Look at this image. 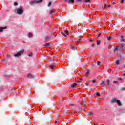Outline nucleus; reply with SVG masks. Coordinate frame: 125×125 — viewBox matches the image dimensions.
I'll list each match as a JSON object with an SVG mask.
<instances>
[{"label": "nucleus", "mask_w": 125, "mask_h": 125, "mask_svg": "<svg viewBox=\"0 0 125 125\" xmlns=\"http://www.w3.org/2000/svg\"><path fill=\"white\" fill-rule=\"evenodd\" d=\"M85 85H87V86L89 85V83H85Z\"/></svg>", "instance_id": "nucleus-43"}, {"label": "nucleus", "mask_w": 125, "mask_h": 125, "mask_svg": "<svg viewBox=\"0 0 125 125\" xmlns=\"http://www.w3.org/2000/svg\"><path fill=\"white\" fill-rule=\"evenodd\" d=\"M50 68L51 69H54V66H53V65H50Z\"/></svg>", "instance_id": "nucleus-31"}, {"label": "nucleus", "mask_w": 125, "mask_h": 125, "mask_svg": "<svg viewBox=\"0 0 125 125\" xmlns=\"http://www.w3.org/2000/svg\"><path fill=\"white\" fill-rule=\"evenodd\" d=\"M27 78H28L29 79H34V78H35V76L32 74H28L27 75Z\"/></svg>", "instance_id": "nucleus-6"}, {"label": "nucleus", "mask_w": 125, "mask_h": 125, "mask_svg": "<svg viewBox=\"0 0 125 125\" xmlns=\"http://www.w3.org/2000/svg\"><path fill=\"white\" fill-rule=\"evenodd\" d=\"M28 56H29L30 57H31V56H33V53H30V54L28 55Z\"/></svg>", "instance_id": "nucleus-35"}, {"label": "nucleus", "mask_w": 125, "mask_h": 125, "mask_svg": "<svg viewBox=\"0 0 125 125\" xmlns=\"http://www.w3.org/2000/svg\"><path fill=\"white\" fill-rule=\"evenodd\" d=\"M61 34L62 35V36H64V37H67V36H66V35H65L64 33L62 32Z\"/></svg>", "instance_id": "nucleus-29"}, {"label": "nucleus", "mask_w": 125, "mask_h": 125, "mask_svg": "<svg viewBox=\"0 0 125 125\" xmlns=\"http://www.w3.org/2000/svg\"><path fill=\"white\" fill-rule=\"evenodd\" d=\"M5 61V58L2 60V62Z\"/></svg>", "instance_id": "nucleus-45"}, {"label": "nucleus", "mask_w": 125, "mask_h": 125, "mask_svg": "<svg viewBox=\"0 0 125 125\" xmlns=\"http://www.w3.org/2000/svg\"><path fill=\"white\" fill-rule=\"evenodd\" d=\"M79 38H83V36H79Z\"/></svg>", "instance_id": "nucleus-51"}, {"label": "nucleus", "mask_w": 125, "mask_h": 125, "mask_svg": "<svg viewBox=\"0 0 125 125\" xmlns=\"http://www.w3.org/2000/svg\"><path fill=\"white\" fill-rule=\"evenodd\" d=\"M52 61L53 62V60H52Z\"/></svg>", "instance_id": "nucleus-55"}, {"label": "nucleus", "mask_w": 125, "mask_h": 125, "mask_svg": "<svg viewBox=\"0 0 125 125\" xmlns=\"http://www.w3.org/2000/svg\"><path fill=\"white\" fill-rule=\"evenodd\" d=\"M38 3H41V1H32L29 2V4L32 6Z\"/></svg>", "instance_id": "nucleus-4"}, {"label": "nucleus", "mask_w": 125, "mask_h": 125, "mask_svg": "<svg viewBox=\"0 0 125 125\" xmlns=\"http://www.w3.org/2000/svg\"><path fill=\"white\" fill-rule=\"evenodd\" d=\"M89 115H93L92 112H89Z\"/></svg>", "instance_id": "nucleus-48"}, {"label": "nucleus", "mask_w": 125, "mask_h": 125, "mask_svg": "<svg viewBox=\"0 0 125 125\" xmlns=\"http://www.w3.org/2000/svg\"><path fill=\"white\" fill-rule=\"evenodd\" d=\"M50 14L51 15H54V12L52 10H50Z\"/></svg>", "instance_id": "nucleus-17"}, {"label": "nucleus", "mask_w": 125, "mask_h": 125, "mask_svg": "<svg viewBox=\"0 0 125 125\" xmlns=\"http://www.w3.org/2000/svg\"><path fill=\"white\" fill-rule=\"evenodd\" d=\"M121 89H122V90H125V87L122 88Z\"/></svg>", "instance_id": "nucleus-47"}, {"label": "nucleus", "mask_w": 125, "mask_h": 125, "mask_svg": "<svg viewBox=\"0 0 125 125\" xmlns=\"http://www.w3.org/2000/svg\"><path fill=\"white\" fill-rule=\"evenodd\" d=\"M48 40H49V37L48 36H46L45 38V41H48Z\"/></svg>", "instance_id": "nucleus-25"}, {"label": "nucleus", "mask_w": 125, "mask_h": 125, "mask_svg": "<svg viewBox=\"0 0 125 125\" xmlns=\"http://www.w3.org/2000/svg\"><path fill=\"white\" fill-rule=\"evenodd\" d=\"M117 101H118V99L116 98H113L111 100V103H117Z\"/></svg>", "instance_id": "nucleus-8"}, {"label": "nucleus", "mask_w": 125, "mask_h": 125, "mask_svg": "<svg viewBox=\"0 0 125 125\" xmlns=\"http://www.w3.org/2000/svg\"><path fill=\"white\" fill-rule=\"evenodd\" d=\"M91 83H96V80H91Z\"/></svg>", "instance_id": "nucleus-20"}, {"label": "nucleus", "mask_w": 125, "mask_h": 125, "mask_svg": "<svg viewBox=\"0 0 125 125\" xmlns=\"http://www.w3.org/2000/svg\"><path fill=\"white\" fill-rule=\"evenodd\" d=\"M123 49L124 47L119 44L116 48H114V51H117L118 50H119V51H123Z\"/></svg>", "instance_id": "nucleus-3"}, {"label": "nucleus", "mask_w": 125, "mask_h": 125, "mask_svg": "<svg viewBox=\"0 0 125 125\" xmlns=\"http://www.w3.org/2000/svg\"><path fill=\"white\" fill-rule=\"evenodd\" d=\"M123 67H124V68H125V65H124Z\"/></svg>", "instance_id": "nucleus-53"}, {"label": "nucleus", "mask_w": 125, "mask_h": 125, "mask_svg": "<svg viewBox=\"0 0 125 125\" xmlns=\"http://www.w3.org/2000/svg\"><path fill=\"white\" fill-rule=\"evenodd\" d=\"M48 7H50V6H51V2H50L48 4Z\"/></svg>", "instance_id": "nucleus-27"}, {"label": "nucleus", "mask_w": 125, "mask_h": 125, "mask_svg": "<svg viewBox=\"0 0 125 125\" xmlns=\"http://www.w3.org/2000/svg\"><path fill=\"white\" fill-rule=\"evenodd\" d=\"M70 48L72 50H76L77 49V46H76V45L74 44H73L72 45L70 46Z\"/></svg>", "instance_id": "nucleus-5"}, {"label": "nucleus", "mask_w": 125, "mask_h": 125, "mask_svg": "<svg viewBox=\"0 0 125 125\" xmlns=\"http://www.w3.org/2000/svg\"><path fill=\"white\" fill-rule=\"evenodd\" d=\"M118 80L119 81H122V80H123V79H122V78H118Z\"/></svg>", "instance_id": "nucleus-39"}, {"label": "nucleus", "mask_w": 125, "mask_h": 125, "mask_svg": "<svg viewBox=\"0 0 125 125\" xmlns=\"http://www.w3.org/2000/svg\"><path fill=\"white\" fill-rule=\"evenodd\" d=\"M86 104V103L85 102V101H83V106H84V105H85Z\"/></svg>", "instance_id": "nucleus-26"}, {"label": "nucleus", "mask_w": 125, "mask_h": 125, "mask_svg": "<svg viewBox=\"0 0 125 125\" xmlns=\"http://www.w3.org/2000/svg\"><path fill=\"white\" fill-rule=\"evenodd\" d=\"M64 33H65V34H66V35H68V30H65L64 31Z\"/></svg>", "instance_id": "nucleus-34"}, {"label": "nucleus", "mask_w": 125, "mask_h": 125, "mask_svg": "<svg viewBox=\"0 0 125 125\" xmlns=\"http://www.w3.org/2000/svg\"><path fill=\"white\" fill-rule=\"evenodd\" d=\"M49 46H50V43H47L44 45L45 47H49Z\"/></svg>", "instance_id": "nucleus-13"}, {"label": "nucleus", "mask_w": 125, "mask_h": 125, "mask_svg": "<svg viewBox=\"0 0 125 125\" xmlns=\"http://www.w3.org/2000/svg\"><path fill=\"white\" fill-rule=\"evenodd\" d=\"M7 27H0V33H1L3 30L6 29Z\"/></svg>", "instance_id": "nucleus-11"}, {"label": "nucleus", "mask_w": 125, "mask_h": 125, "mask_svg": "<svg viewBox=\"0 0 125 125\" xmlns=\"http://www.w3.org/2000/svg\"><path fill=\"white\" fill-rule=\"evenodd\" d=\"M24 52L25 50H22L21 51L18 52L16 54H14L13 55V56H14V57H19V56H21V55L24 54Z\"/></svg>", "instance_id": "nucleus-2"}, {"label": "nucleus", "mask_w": 125, "mask_h": 125, "mask_svg": "<svg viewBox=\"0 0 125 125\" xmlns=\"http://www.w3.org/2000/svg\"><path fill=\"white\" fill-rule=\"evenodd\" d=\"M78 2H82L83 1V0H76Z\"/></svg>", "instance_id": "nucleus-37"}, {"label": "nucleus", "mask_w": 125, "mask_h": 125, "mask_svg": "<svg viewBox=\"0 0 125 125\" xmlns=\"http://www.w3.org/2000/svg\"><path fill=\"white\" fill-rule=\"evenodd\" d=\"M16 13L19 15H21V14H23V13H24V8L23 7L20 6L19 8H17Z\"/></svg>", "instance_id": "nucleus-1"}, {"label": "nucleus", "mask_w": 125, "mask_h": 125, "mask_svg": "<svg viewBox=\"0 0 125 125\" xmlns=\"http://www.w3.org/2000/svg\"><path fill=\"white\" fill-rule=\"evenodd\" d=\"M107 85H110V80L108 79L106 81Z\"/></svg>", "instance_id": "nucleus-19"}, {"label": "nucleus", "mask_w": 125, "mask_h": 125, "mask_svg": "<svg viewBox=\"0 0 125 125\" xmlns=\"http://www.w3.org/2000/svg\"><path fill=\"white\" fill-rule=\"evenodd\" d=\"M121 42H125V39L124 38L123 36H121Z\"/></svg>", "instance_id": "nucleus-15"}, {"label": "nucleus", "mask_w": 125, "mask_h": 125, "mask_svg": "<svg viewBox=\"0 0 125 125\" xmlns=\"http://www.w3.org/2000/svg\"><path fill=\"white\" fill-rule=\"evenodd\" d=\"M116 65H119L120 64V61H119V60H116Z\"/></svg>", "instance_id": "nucleus-18"}, {"label": "nucleus", "mask_w": 125, "mask_h": 125, "mask_svg": "<svg viewBox=\"0 0 125 125\" xmlns=\"http://www.w3.org/2000/svg\"><path fill=\"white\" fill-rule=\"evenodd\" d=\"M104 7L105 8H109V7H111V5H107V4H104Z\"/></svg>", "instance_id": "nucleus-12"}, {"label": "nucleus", "mask_w": 125, "mask_h": 125, "mask_svg": "<svg viewBox=\"0 0 125 125\" xmlns=\"http://www.w3.org/2000/svg\"><path fill=\"white\" fill-rule=\"evenodd\" d=\"M38 1H41V2H42V0H38Z\"/></svg>", "instance_id": "nucleus-49"}, {"label": "nucleus", "mask_w": 125, "mask_h": 125, "mask_svg": "<svg viewBox=\"0 0 125 125\" xmlns=\"http://www.w3.org/2000/svg\"><path fill=\"white\" fill-rule=\"evenodd\" d=\"M97 45H100V41H98L97 42Z\"/></svg>", "instance_id": "nucleus-24"}, {"label": "nucleus", "mask_w": 125, "mask_h": 125, "mask_svg": "<svg viewBox=\"0 0 125 125\" xmlns=\"http://www.w3.org/2000/svg\"><path fill=\"white\" fill-rule=\"evenodd\" d=\"M124 73H125V70H124V72H123Z\"/></svg>", "instance_id": "nucleus-54"}, {"label": "nucleus", "mask_w": 125, "mask_h": 125, "mask_svg": "<svg viewBox=\"0 0 125 125\" xmlns=\"http://www.w3.org/2000/svg\"><path fill=\"white\" fill-rule=\"evenodd\" d=\"M14 5H15V6H17V5H18V3L15 2L14 3Z\"/></svg>", "instance_id": "nucleus-33"}, {"label": "nucleus", "mask_w": 125, "mask_h": 125, "mask_svg": "<svg viewBox=\"0 0 125 125\" xmlns=\"http://www.w3.org/2000/svg\"><path fill=\"white\" fill-rule=\"evenodd\" d=\"M85 2H87V3H88V2H90V0H85Z\"/></svg>", "instance_id": "nucleus-32"}, {"label": "nucleus", "mask_w": 125, "mask_h": 125, "mask_svg": "<svg viewBox=\"0 0 125 125\" xmlns=\"http://www.w3.org/2000/svg\"><path fill=\"white\" fill-rule=\"evenodd\" d=\"M80 82H81V81H76V83H80Z\"/></svg>", "instance_id": "nucleus-50"}, {"label": "nucleus", "mask_w": 125, "mask_h": 125, "mask_svg": "<svg viewBox=\"0 0 125 125\" xmlns=\"http://www.w3.org/2000/svg\"><path fill=\"white\" fill-rule=\"evenodd\" d=\"M76 85H77V83H73V84L71 85V87H75V86H76Z\"/></svg>", "instance_id": "nucleus-21"}, {"label": "nucleus", "mask_w": 125, "mask_h": 125, "mask_svg": "<svg viewBox=\"0 0 125 125\" xmlns=\"http://www.w3.org/2000/svg\"><path fill=\"white\" fill-rule=\"evenodd\" d=\"M27 36L28 37V38H32L33 37V34L31 33H29L27 35Z\"/></svg>", "instance_id": "nucleus-14"}, {"label": "nucleus", "mask_w": 125, "mask_h": 125, "mask_svg": "<svg viewBox=\"0 0 125 125\" xmlns=\"http://www.w3.org/2000/svg\"><path fill=\"white\" fill-rule=\"evenodd\" d=\"M112 39V37L109 36V37H107V41H110V40H111Z\"/></svg>", "instance_id": "nucleus-22"}, {"label": "nucleus", "mask_w": 125, "mask_h": 125, "mask_svg": "<svg viewBox=\"0 0 125 125\" xmlns=\"http://www.w3.org/2000/svg\"><path fill=\"white\" fill-rule=\"evenodd\" d=\"M80 41H81V39H78V41H77V42H78V44H80Z\"/></svg>", "instance_id": "nucleus-38"}, {"label": "nucleus", "mask_w": 125, "mask_h": 125, "mask_svg": "<svg viewBox=\"0 0 125 125\" xmlns=\"http://www.w3.org/2000/svg\"><path fill=\"white\" fill-rule=\"evenodd\" d=\"M100 61H98L97 62V64L98 65V66H99V65H100Z\"/></svg>", "instance_id": "nucleus-30"}, {"label": "nucleus", "mask_w": 125, "mask_h": 125, "mask_svg": "<svg viewBox=\"0 0 125 125\" xmlns=\"http://www.w3.org/2000/svg\"><path fill=\"white\" fill-rule=\"evenodd\" d=\"M65 2H68V3H74L75 1L74 0H64Z\"/></svg>", "instance_id": "nucleus-7"}, {"label": "nucleus", "mask_w": 125, "mask_h": 125, "mask_svg": "<svg viewBox=\"0 0 125 125\" xmlns=\"http://www.w3.org/2000/svg\"><path fill=\"white\" fill-rule=\"evenodd\" d=\"M101 87H104L105 86V83H104V81H102L101 83H100Z\"/></svg>", "instance_id": "nucleus-9"}, {"label": "nucleus", "mask_w": 125, "mask_h": 125, "mask_svg": "<svg viewBox=\"0 0 125 125\" xmlns=\"http://www.w3.org/2000/svg\"><path fill=\"white\" fill-rule=\"evenodd\" d=\"M7 58L8 59L9 58H10V55L9 54L7 55Z\"/></svg>", "instance_id": "nucleus-36"}, {"label": "nucleus", "mask_w": 125, "mask_h": 125, "mask_svg": "<svg viewBox=\"0 0 125 125\" xmlns=\"http://www.w3.org/2000/svg\"><path fill=\"white\" fill-rule=\"evenodd\" d=\"M96 95H97V96H100V94L98 92L96 93Z\"/></svg>", "instance_id": "nucleus-28"}, {"label": "nucleus", "mask_w": 125, "mask_h": 125, "mask_svg": "<svg viewBox=\"0 0 125 125\" xmlns=\"http://www.w3.org/2000/svg\"><path fill=\"white\" fill-rule=\"evenodd\" d=\"M92 47H95V44H93L92 45Z\"/></svg>", "instance_id": "nucleus-41"}, {"label": "nucleus", "mask_w": 125, "mask_h": 125, "mask_svg": "<svg viewBox=\"0 0 125 125\" xmlns=\"http://www.w3.org/2000/svg\"><path fill=\"white\" fill-rule=\"evenodd\" d=\"M57 123V121H55V124H56Z\"/></svg>", "instance_id": "nucleus-52"}, {"label": "nucleus", "mask_w": 125, "mask_h": 125, "mask_svg": "<svg viewBox=\"0 0 125 125\" xmlns=\"http://www.w3.org/2000/svg\"><path fill=\"white\" fill-rule=\"evenodd\" d=\"M113 83H118V81H114Z\"/></svg>", "instance_id": "nucleus-42"}, {"label": "nucleus", "mask_w": 125, "mask_h": 125, "mask_svg": "<svg viewBox=\"0 0 125 125\" xmlns=\"http://www.w3.org/2000/svg\"><path fill=\"white\" fill-rule=\"evenodd\" d=\"M119 45H121V46H123L124 47V46H125V44H119ZM124 49H125V47H124Z\"/></svg>", "instance_id": "nucleus-23"}, {"label": "nucleus", "mask_w": 125, "mask_h": 125, "mask_svg": "<svg viewBox=\"0 0 125 125\" xmlns=\"http://www.w3.org/2000/svg\"><path fill=\"white\" fill-rule=\"evenodd\" d=\"M120 2L122 4H123V3H125V0H120Z\"/></svg>", "instance_id": "nucleus-16"}, {"label": "nucleus", "mask_w": 125, "mask_h": 125, "mask_svg": "<svg viewBox=\"0 0 125 125\" xmlns=\"http://www.w3.org/2000/svg\"><path fill=\"white\" fill-rule=\"evenodd\" d=\"M89 72H90L89 70L88 69L86 73H87V74H89Z\"/></svg>", "instance_id": "nucleus-44"}, {"label": "nucleus", "mask_w": 125, "mask_h": 125, "mask_svg": "<svg viewBox=\"0 0 125 125\" xmlns=\"http://www.w3.org/2000/svg\"><path fill=\"white\" fill-rule=\"evenodd\" d=\"M88 74H87V73H85V74H84V77H87Z\"/></svg>", "instance_id": "nucleus-40"}, {"label": "nucleus", "mask_w": 125, "mask_h": 125, "mask_svg": "<svg viewBox=\"0 0 125 125\" xmlns=\"http://www.w3.org/2000/svg\"><path fill=\"white\" fill-rule=\"evenodd\" d=\"M123 76L124 77H125V72H123Z\"/></svg>", "instance_id": "nucleus-46"}, {"label": "nucleus", "mask_w": 125, "mask_h": 125, "mask_svg": "<svg viewBox=\"0 0 125 125\" xmlns=\"http://www.w3.org/2000/svg\"><path fill=\"white\" fill-rule=\"evenodd\" d=\"M116 103H117L118 106H122V103H121V101H120V100H117Z\"/></svg>", "instance_id": "nucleus-10"}]
</instances>
